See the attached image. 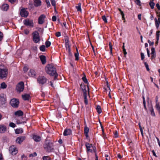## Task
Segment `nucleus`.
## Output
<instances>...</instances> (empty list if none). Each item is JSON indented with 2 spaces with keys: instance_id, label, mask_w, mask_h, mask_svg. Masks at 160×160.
<instances>
[{
  "instance_id": "f257e3e1",
  "label": "nucleus",
  "mask_w": 160,
  "mask_h": 160,
  "mask_svg": "<svg viewBox=\"0 0 160 160\" xmlns=\"http://www.w3.org/2000/svg\"><path fill=\"white\" fill-rule=\"evenodd\" d=\"M43 147L45 150L48 152H50L53 150L52 142L49 141L47 138L46 140Z\"/></svg>"
},
{
  "instance_id": "f03ea898",
  "label": "nucleus",
  "mask_w": 160,
  "mask_h": 160,
  "mask_svg": "<svg viewBox=\"0 0 160 160\" xmlns=\"http://www.w3.org/2000/svg\"><path fill=\"white\" fill-rule=\"evenodd\" d=\"M47 73L51 76H53L56 73V71L55 68L52 65H47L45 68Z\"/></svg>"
},
{
  "instance_id": "7ed1b4c3",
  "label": "nucleus",
  "mask_w": 160,
  "mask_h": 160,
  "mask_svg": "<svg viewBox=\"0 0 160 160\" xmlns=\"http://www.w3.org/2000/svg\"><path fill=\"white\" fill-rule=\"evenodd\" d=\"M32 34L33 41L36 43L39 42L40 41V38L39 33L36 31L33 32Z\"/></svg>"
},
{
  "instance_id": "20e7f679",
  "label": "nucleus",
  "mask_w": 160,
  "mask_h": 160,
  "mask_svg": "<svg viewBox=\"0 0 160 160\" xmlns=\"http://www.w3.org/2000/svg\"><path fill=\"white\" fill-rule=\"evenodd\" d=\"M8 74V70L6 68H0V78H6Z\"/></svg>"
},
{
  "instance_id": "39448f33",
  "label": "nucleus",
  "mask_w": 160,
  "mask_h": 160,
  "mask_svg": "<svg viewBox=\"0 0 160 160\" xmlns=\"http://www.w3.org/2000/svg\"><path fill=\"white\" fill-rule=\"evenodd\" d=\"M24 88V83L23 82H21L17 85L16 89L19 92L23 91Z\"/></svg>"
},
{
  "instance_id": "423d86ee",
  "label": "nucleus",
  "mask_w": 160,
  "mask_h": 160,
  "mask_svg": "<svg viewBox=\"0 0 160 160\" xmlns=\"http://www.w3.org/2000/svg\"><path fill=\"white\" fill-rule=\"evenodd\" d=\"M10 103L12 107L17 108L19 105V101L18 99L13 98L11 100Z\"/></svg>"
},
{
  "instance_id": "0eeeda50",
  "label": "nucleus",
  "mask_w": 160,
  "mask_h": 160,
  "mask_svg": "<svg viewBox=\"0 0 160 160\" xmlns=\"http://www.w3.org/2000/svg\"><path fill=\"white\" fill-rule=\"evenodd\" d=\"M37 80L39 83L43 84L47 82V79L43 76H41L38 78Z\"/></svg>"
},
{
  "instance_id": "6e6552de",
  "label": "nucleus",
  "mask_w": 160,
  "mask_h": 160,
  "mask_svg": "<svg viewBox=\"0 0 160 160\" xmlns=\"http://www.w3.org/2000/svg\"><path fill=\"white\" fill-rule=\"evenodd\" d=\"M23 22L24 24L26 26H29L31 27H33V23L32 20L26 19L24 20Z\"/></svg>"
},
{
  "instance_id": "1a4fd4ad",
  "label": "nucleus",
  "mask_w": 160,
  "mask_h": 160,
  "mask_svg": "<svg viewBox=\"0 0 160 160\" xmlns=\"http://www.w3.org/2000/svg\"><path fill=\"white\" fill-rule=\"evenodd\" d=\"M28 15V12L26 9L22 8L20 11V15L22 17H27Z\"/></svg>"
},
{
  "instance_id": "9d476101",
  "label": "nucleus",
  "mask_w": 160,
  "mask_h": 160,
  "mask_svg": "<svg viewBox=\"0 0 160 160\" xmlns=\"http://www.w3.org/2000/svg\"><path fill=\"white\" fill-rule=\"evenodd\" d=\"M10 152L12 155H15L18 152L17 150L13 146H11L9 148Z\"/></svg>"
},
{
  "instance_id": "9b49d317",
  "label": "nucleus",
  "mask_w": 160,
  "mask_h": 160,
  "mask_svg": "<svg viewBox=\"0 0 160 160\" xmlns=\"http://www.w3.org/2000/svg\"><path fill=\"white\" fill-rule=\"evenodd\" d=\"M25 138L26 137L25 136L19 137L17 138L16 141L17 143L20 144L23 142Z\"/></svg>"
},
{
  "instance_id": "f8f14e48",
  "label": "nucleus",
  "mask_w": 160,
  "mask_h": 160,
  "mask_svg": "<svg viewBox=\"0 0 160 160\" xmlns=\"http://www.w3.org/2000/svg\"><path fill=\"white\" fill-rule=\"evenodd\" d=\"M46 16L44 14L41 15L38 18V22L39 24H42L44 22V18Z\"/></svg>"
},
{
  "instance_id": "ddd939ff",
  "label": "nucleus",
  "mask_w": 160,
  "mask_h": 160,
  "mask_svg": "<svg viewBox=\"0 0 160 160\" xmlns=\"http://www.w3.org/2000/svg\"><path fill=\"white\" fill-rule=\"evenodd\" d=\"M7 130L6 126L3 124H0V133H3L6 132Z\"/></svg>"
},
{
  "instance_id": "4468645a",
  "label": "nucleus",
  "mask_w": 160,
  "mask_h": 160,
  "mask_svg": "<svg viewBox=\"0 0 160 160\" xmlns=\"http://www.w3.org/2000/svg\"><path fill=\"white\" fill-rule=\"evenodd\" d=\"M72 133V131L70 129H66L63 132V135L65 136H68L71 134Z\"/></svg>"
},
{
  "instance_id": "2eb2a0df",
  "label": "nucleus",
  "mask_w": 160,
  "mask_h": 160,
  "mask_svg": "<svg viewBox=\"0 0 160 160\" xmlns=\"http://www.w3.org/2000/svg\"><path fill=\"white\" fill-rule=\"evenodd\" d=\"M6 101V96L3 93L0 94V101L2 103H5Z\"/></svg>"
},
{
  "instance_id": "dca6fc26",
  "label": "nucleus",
  "mask_w": 160,
  "mask_h": 160,
  "mask_svg": "<svg viewBox=\"0 0 160 160\" xmlns=\"http://www.w3.org/2000/svg\"><path fill=\"white\" fill-rule=\"evenodd\" d=\"M151 58L152 59L155 58L156 57V53L155 52V48L154 47H152L151 48Z\"/></svg>"
},
{
  "instance_id": "f3484780",
  "label": "nucleus",
  "mask_w": 160,
  "mask_h": 160,
  "mask_svg": "<svg viewBox=\"0 0 160 160\" xmlns=\"http://www.w3.org/2000/svg\"><path fill=\"white\" fill-rule=\"evenodd\" d=\"M34 4L36 7L40 6L41 5V1L40 0H33Z\"/></svg>"
},
{
  "instance_id": "a211bd4d",
  "label": "nucleus",
  "mask_w": 160,
  "mask_h": 160,
  "mask_svg": "<svg viewBox=\"0 0 160 160\" xmlns=\"http://www.w3.org/2000/svg\"><path fill=\"white\" fill-rule=\"evenodd\" d=\"M33 138L34 141L36 142H39L41 140V138L40 136L37 135H34Z\"/></svg>"
},
{
  "instance_id": "6ab92c4d",
  "label": "nucleus",
  "mask_w": 160,
  "mask_h": 160,
  "mask_svg": "<svg viewBox=\"0 0 160 160\" xmlns=\"http://www.w3.org/2000/svg\"><path fill=\"white\" fill-rule=\"evenodd\" d=\"M36 73L33 70H30L28 73V75L29 76L33 77L36 75Z\"/></svg>"
},
{
  "instance_id": "aec40b11",
  "label": "nucleus",
  "mask_w": 160,
  "mask_h": 160,
  "mask_svg": "<svg viewBox=\"0 0 160 160\" xmlns=\"http://www.w3.org/2000/svg\"><path fill=\"white\" fill-rule=\"evenodd\" d=\"M22 97L24 100H29L30 98L29 94H25L24 95H22Z\"/></svg>"
},
{
  "instance_id": "412c9836",
  "label": "nucleus",
  "mask_w": 160,
  "mask_h": 160,
  "mask_svg": "<svg viewBox=\"0 0 160 160\" xmlns=\"http://www.w3.org/2000/svg\"><path fill=\"white\" fill-rule=\"evenodd\" d=\"M9 6L7 4H3L1 8L2 10L4 11H7L8 9Z\"/></svg>"
},
{
  "instance_id": "4be33fe9",
  "label": "nucleus",
  "mask_w": 160,
  "mask_h": 160,
  "mask_svg": "<svg viewBox=\"0 0 160 160\" xmlns=\"http://www.w3.org/2000/svg\"><path fill=\"white\" fill-rule=\"evenodd\" d=\"M40 58L42 61V64H45L46 62V57L44 56L41 55L40 56Z\"/></svg>"
},
{
  "instance_id": "5701e85b",
  "label": "nucleus",
  "mask_w": 160,
  "mask_h": 160,
  "mask_svg": "<svg viewBox=\"0 0 160 160\" xmlns=\"http://www.w3.org/2000/svg\"><path fill=\"white\" fill-rule=\"evenodd\" d=\"M23 113L21 110H18L15 112V115L20 117L23 115Z\"/></svg>"
},
{
  "instance_id": "b1692460",
  "label": "nucleus",
  "mask_w": 160,
  "mask_h": 160,
  "mask_svg": "<svg viewBox=\"0 0 160 160\" xmlns=\"http://www.w3.org/2000/svg\"><path fill=\"white\" fill-rule=\"evenodd\" d=\"M86 147L87 148V152H92V150L90 149L91 146H92V144H90L88 143H86L85 144Z\"/></svg>"
},
{
  "instance_id": "393cba45",
  "label": "nucleus",
  "mask_w": 160,
  "mask_h": 160,
  "mask_svg": "<svg viewBox=\"0 0 160 160\" xmlns=\"http://www.w3.org/2000/svg\"><path fill=\"white\" fill-rule=\"evenodd\" d=\"M89 131V129L86 126L84 128V134L87 138L88 136V133Z\"/></svg>"
},
{
  "instance_id": "a878e982",
  "label": "nucleus",
  "mask_w": 160,
  "mask_h": 160,
  "mask_svg": "<svg viewBox=\"0 0 160 160\" xmlns=\"http://www.w3.org/2000/svg\"><path fill=\"white\" fill-rule=\"evenodd\" d=\"M65 45L66 50L68 51V52L69 53V54H70V48L69 43H65Z\"/></svg>"
},
{
  "instance_id": "bb28decb",
  "label": "nucleus",
  "mask_w": 160,
  "mask_h": 160,
  "mask_svg": "<svg viewBox=\"0 0 160 160\" xmlns=\"http://www.w3.org/2000/svg\"><path fill=\"white\" fill-rule=\"evenodd\" d=\"M23 132V129L22 128L17 129L15 131V133L17 134L21 133Z\"/></svg>"
},
{
  "instance_id": "cd10ccee",
  "label": "nucleus",
  "mask_w": 160,
  "mask_h": 160,
  "mask_svg": "<svg viewBox=\"0 0 160 160\" xmlns=\"http://www.w3.org/2000/svg\"><path fill=\"white\" fill-rule=\"evenodd\" d=\"M149 5L152 9L154 8L155 3L152 1H150L149 2Z\"/></svg>"
},
{
  "instance_id": "c85d7f7f",
  "label": "nucleus",
  "mask_w": 160,
  "mask_h": 160,
  "mask_svg": "<svg viewBox=\"0 0 160 160\" xmlns=\"http://www.w3.org/2000/svg\"><path fill=\"white\" fill-rule=\"evenodd\" d=\"M81 3H79L78 4V6H76V8L78 11L81 12L82 11L81 8Z\"/></svg>"
},
{
  "instance_id": "c756f323",
  "label": "nucleus",
  "mask_w": 160,
  "mask_h": 160,
  "mask_svg": "<svg viewBox=\"0 0 160 160\" xmlns=\"http://www.w3.org/2000/svg\"><path fill=\"white\" fill-rule=\"evenodd\" d=\"M96 109L97 111V112L99 113H100L102 112V110L101 109V107L99 105H97L96 108Z\"/></svg>"
},
{
  "instance_id": "7c9ffc66",
  "label": "nucleus",
  "mask_w": 160,
  "mask_h": 160,
  "mask_svg": "<svg viewBox=\"0 0 160 160\" xmlns=\"http://www.w3.org/2000/svg\"><path fill=\"white\" fill-rule=\"evenodd\" d=\"M142 98H143V105L144 108L145 109V110L146 111L147 110V109L146 107V102H145V98H144V96H142Z\"/></svg>"
},
{
  "instance_id": "2f4dec72",
  "label": "nucleus",
  "mask_w": 160,
  "mask_h": 160,
  "mask_svg": "<svg viewBox=\"0 0 160 160\" xmlns=\"http://www.w3.org/2000/svg\"><path fill=\"white\" fill-rule=\"evenodd\" d=\"M150 111L151 114L153 116H155V114L154 111V109L152 107H151L150 109Z\"/></svg>"
},
{
  "instance_id": "473e14b6",
  "label": "nucleus",
  "mask_w": 160,
  "mask_h": 160,
  "mask_svg": "<svg viewBox=\"0 0 160 160\" xmlns=\"http://www.w3.org/2000/svg\"><path fill=\"white\" fill-rule=\"evenodd\" d=\"M154 20H155V25H156V27L157 28V29H158L159 27V22H158L156 18H155Z\"/></svg>"
},
{
  "instance_id": "72a5a7b5",
  "label": "nucleus",
  "mask_w": 160,
  "mask_h": 160,
  "mask_svg": "<svg viewBox=\"0 0 160 160\" xmlns=\"http://www.w3.org/2000/svg\"><path fill=\"white\" fill-rule=\"evenodd\" d=\"M40 49L41 51L44 52L45 50V46L44 45H42L40 47Z\"/></svg>"
},
{
  "instance_id": "f704fd0d",
  "label": "nucleus",
  "mask_w": 160,
  "mask_h": 160,
  "mask_svg": "<svg viewBox=\"0 0 160 160\" xmlns=\"http://www.w3.org/2000/svg\"><path fill=\"white\" fill-rule=\"evenodd\" d=\"M76 50H77V53H75V60H78L79 59V58H78L79 53L78 52V49L77 48L76 49Z\"/></svg>"
},
{
  "instance_id": "c9c22d12",
  "label": "nucleus",
  "mask_w": 160,
  "mask_h": 160,
  "mask_svg": "<svg viewBox=\"0 0 160 160\" xmlns=\"http://www.w3.org/2000/svg\"><path fill=\"white\" fill-rule=\"evenodd\" d=\"M7 85L5 82H2L1 84V87L2 88L4 89L6 88Z\"/></svg>"
},
{
  "instance_id": "e433bc0d",
  "label": "nucleus",
  "mask_w": 160,
  "mask_h": 160,
  "mask_svg": "<svg viewBox=\"0 0 160 160\" xmlns=\"http://www.w3.org/2000/svg\"><path fill=\"white\" fill-rule=\"evenodd\" d=\"M83 96H84V99L85 103L86 104H88V99L87 98V95H85H85H84Z\"/></svg>"
},
{
  "instance_id": "4c0bfd02",
  "label": "nucleus",
  "mask_w": 160,
  "mask_h": 160,
  "mask_svg": "<svg viewBox=\"0 0 160 160\" xmlns=\"http://www.w3.org/2000/svg\"><path fill=\"white\" fill-rule=\"evenodd\" d=\"M160 31H158L156 32V39H157L158 40H159V36H160Z\"/></svg>"
},
{
  "instance_id": "58836bf2",
  "label": "nucleus",
  "mask_w": 160,
  "mask_h": 160,
  "mask_svg": "<svg viewBox=\"0 0 160 160\" xmlns=\"http://www.w3.org/2000/svg\"><path fill=\"white\" fill-rule=\"evenodd\" d=\"M51 43L50 41H46L45 42V45L47 48H48L50 46Z\"/></svg>"
},
{
  "instance_id": "ea45409f",
  "label": "nucleus",
  "mask_w": 160,
  "mask_h": 160,
  "mask_svg": "<svg viewBox=\"0 0 160 160\" xmlns=\"http://www.w3.org/2000/svg\"><path fill=\"white\" fill-rule=\"evenodd\" d=\"M144 64L147 70L148 71H149L150 70V69H149V66H148V64L146 62H144Z\"/></svg>"
},
{
  "instance_id": "a19ab883",
  "label": "nucleus",
  "mask_w": 160,
  "mask_h": 160,
  "mask_svg": "<svg viewBox=\"0 0 160 160\" xmlns=\"http://www.w3.org/2000/svg\"><path fill=\"white\" fill-rule=\"evenodd\" d=\"M83 88H82V90L83 92V95H85H85H87V93L86 92L87 90H86V87L85 86H83Z\"/></svg>"
},
{
  "instance_id": "79ce46f5",
  "label": "nucleus",
  "mask_w": 160,
  "mask_h": 160,
  "mask_svg": "<svg viewBox=\"0 0 160 160\" xmlns=\"http://www.w3.org/2000/svg\"><path fill=\"white\" fill-rule=\"evenodd\" d=\"M82 79L83 81V82H85V83H88L87 79L86 78V76H83L82 77Z\"/></svg>"
},
{
  "instance_id": "37998d69",
  "label": "nucleus",
  "mask_w": 160,
  "mask_h": 160,
  "mask_svg": "<svg viewBox=\"0 0 160 160\" xmlns=\"http://www.w3.org/2000/svg\"><path fill=\"white\" fill-rule=\"evenodd\" d=\"M42 159L43 160H51L48 156H44L43 157Z\"/></svg>"
},
{
  "instance_id": "c03bdc74",
  "label": "nucleus",
  "mask_w": 160,
  "mask_h": 160,
  "mask_svg": "<svg viewBox=\"0 0 160 160\" xmlns=\"http://www.w3.org/2000/svg\"><path fill=\"white\" fill-rule=\"evenodd\" d=\"M37 156V153L36 152H34L33 153L30 154L29 155L30 157H33Z\"/></svg>"
},
{
  "instance_id": "a18cd8bd",
  "label": "nucleus",
  "mask_w": 160,
  "mask_h": 160,
  "mask_svg": "<svg viewBox=\"0 0 160 160\" xmlns=\"http://www.w3.org/2000/svg\"><path fill=\"white\" fill-rule=\"evenodd\" d=\"M9 126L11 127L14 128L15 127L16 124L13 122H10L9 123Z\"/></svg>"
},
{
  "instance_id": "49530a36",
  "label": "nucleus",
  "mask_w": 160,
  "mask_h": 160,
  "mask_svg": "<svg viewBox=\"0 0 160 160\" xmlns=\"http://www.w3.org/2000/svg\"><path fill=\"white\" fill-rule=\"evenodd\" d=\"M102 19L105 22V23L107 22H107V19L105 16L104 15L102 16Z\"/></svg>"
},
{
  "instance_id": "de8ad7c7",
  "label": "nucleus",
  "mask_w": 160,
  "mask_h": 160,
  "mask_svg": "<svg viewBox=\"0 0 160 160\" xmlns=\"http://www.w3.org/2000/svg\"><path fill=\"white\" fill-rule=\"evenodd\" d=\"M33 8V5L32 3H30L29 4L28 8L29 9H31Z\"/></svg>"
},
{
  "instance_id": "09e8293b",
  "label": "nucleus",
  "mask_w": 160,
  "mask_h": 160,
  "mask_svg": "<svg viewBox=\"0 0 160 160\" xmlns=\"http://www.w3.org/2000/svg\"><path fill=\"white\" fill-rule=\"evenodd\" d=\"M51 3L52 5L54 6H55L56 5V2L54 0H51Z\"/></svg>"
},
{
  "instance_id": "8fccbe9b",
  "label": "nucleus",
  "mask_w": 160,
  "mask_h": 160,
  "mask_svg": "<svg viewBox=\"0 0 160 160\" xmlns=\"http://www.w3.org/2000/svg\"><path fill=\"white\" fill-rule=\"evenodd\" d=\"M135 2L137 5L140 6V0H135Z\"/></svg>"
},
{
  "instance_id": "3c124183",
  "label": "nucleus",
  "mask_w": 160,
  "mask_h": 160,
  "mask_svg": "<svg viewBox=\"0 0 160 160\" xmlns=\"http://www.w3.org/2000/svg\"><path fill=\"white\" fill-rule=\"evenodd\" d=\"M148 42L150 46H153L154 45V42H151L150 40H148Z\"/></svg>"
},
{
  "instance_id": "603ef678",
  "label": "nucleus",
  "mask_w": 160,
  "mask_h": 160,
  "mask_svg": "<svg viewBox=\"0 0 160 160\" xmlns=\"http://www.w3.org/2000/svg\"><path fill=\"white\" fill-rule=\"evenodd\" d=\"M141 58L142 60H143L145 58L144 55L143 53H141Z\"/></svg>"
},
{
  "instance_id": "864d4df0",
  "label": "nucleus",
  "mask_w": 160,
  "mask_h": 160,
  "mask_svg": "<svg viewBox=\"0 0 160 160\" xmlns=\"http://www.w3.org/2000/svg\"><path fill=\"white\" fill-rule=\"evenodd\" d=\"M46 2L47 7H50V4L49 1L48 0H46Z\"/></svg>"
},
{
  "instance_id": "5fc2aeb1",
  "label": "nucleus",
  "mask_w": 160,
  "mask_h": 160,
  "mask_svg": "<svg viewBox=\"0 0 160 160\" xmlns=\"http://www.w3.org/2000/svg\"><path fill=\"white\" fill-rule=\"evenodd\" d=\"M3 38V34L1 32H0V41L2 40Z\"/></svg>"
},
{
  "instance_id": "6e6d98bb",
  "label": "nucleus",
  "mask_w": 160,
  "mask_h": 160,
  "mask_svg": "<svg viewBox=\"0 0 160 160\" xmlns=\"http://www.w3.org/2000/svg\"><path fill=\"white\" fill-rule=\"evenodd\" d=\"M56 36L57 37H58L61 36V33L60 32H58L56 33Z\"/></svg>"
},
{
  "instance_id": "4d7b16f0",
  "label": "nucleus",
  "mask_w": 160,
  "mask_h": 160,
  "mask_svg": "<svg viewBox=\"0 0 160 160\" xmlns=\"http://www.w3.org/2000/svg\"><path fill=\"white\" fill-rule=\"evenodd\" d=\"M54 75H55L54 78V80H55L57 79V78L58 76V74H57L56 72V73Z\"/></svg>"
},
{
  "instance_id": "13d9d810",
  "label": "nucleus",
  "mask_w": 160,
  "mask_h": 160,
  "mask_svg": "<svg viewBox=\"0 0 160 160\" xmlns=\"http://www.w3.org/2000/svg\"><path fill=\"white\" fill-rule=\"evenodd\" d=\"M24 32L26 35L28 34L29 33V31L27 29H25L24 30Z\"/></svg>"
},
{
  "instance_id": "bf43d9fd",
  "label": "nucleus",
  "mask_w": 160,
  "mask_h": 160,
  "mask_svg": "<svg viewBox=\"0 0 160 160\" xmlns=\"http://www.w3.org/2000/svg\"><path fill=\"white\" fill-rule=\"evenodd\" d=\"M21 158L22 160H23V159H24V160H25L26 159V156L24 155H23L21 156Z\"/></svg>"
},
{
  "instance_id": "052dcab7",
  "label": "nucleus",
  "mask_w": 160,
  "mask_h": 160,
  "mask_svg": "<svg viewBox=\"0 0 160 160\" xmlns=\"http://www.w3.org/2000/svg\"><path fill=\"white\" fill-rule=\"evenodd\" d=\"M156 6L157 7L158 10H160V6L158 3L156 4Z\"/></svg>"
},
{
  "instance_id": "680f3d73",
  "label": "nucleus",
  "mask_w": 160,
  "mask_h": 160,
  "mask_svg": "<svg viewBox=\"0 0 160 160\" xmlns=\"http://www.w3.org/2000/svg\"><path fill=\"white\" fill-rule=\"evenodd\" d=\"M52 20L53 21H56V17L55 16H53L52 18Z\"/></svg>"
},
{
  "instance_id": "e2e57ef3",
  "label": "nucleus",
  "mask_w": 160,
  "mask_h": 160,
  "mask_svg": "<svg viewBox=\"0 0 160 160\" xmlns=\"http://www.w3.org/2000/svg\"><path fill=\"white\" fill-rule=\"evenodd\" d=\"M109 48L110 49V53L111 55H112V46H111L109 47Z\"/></svg>"
},
{
  "instance_id": "0e129e2a",
  "label": "nucleus",
  "mask_w": 160,
  "mask_h": 160,
  "mask_svg": "<svg viewBox=\"0 0 160 160\" xmlns=\"http://www.w3.org/2000/svg\"><path fill=\"white\" fill-rule=\"evenodd\" d=\"M147 51L148 56V57H150V52H149V51L148 48H147Z\"/></svg>"
},
{
  "instance_id": "69168bd1",
  "label": "nucleus",
  "mask_w": 160,
  "mask_h": 160,
  "mask_svg": "<svg viewBox=\"0 0 160 160\" xmlns=\"http://www.w3.org/2000/svg\"><path fill=\"white\" fill-rule=\"evenodd\" d=\"M114 135L115 136V138H117L118 137V132L117 131H116L114 133Z\"/></svg>"
},
{
  "instance_id": "338daca9",
  "label": "nucleus",
  "mask_w": 160,
  "mask_h": 160,
  "mask_svg": "<svg viewBox=\"0 0 160 160\" xmlns=\"http://www.w3.org/2000/svg\"><path fill=\"white\" fill-rule=\"evenodd\" d=\"M9 1L12 3H13L15 2L16 0H8Z\"/></svg>"
},
{
  "instance_id": "774afa93",
  "label": "nucleus",
  "mask_w": 160,
  "mask_h": 160,
  "mask_svg": "<svg viewBox=\"0 0 160 160\" xmlns=\"http://www.w3.org/2000/svg\"><path fill=\"white\" fill-rule=\"evenodd\" d=\"M65 43H69V40L68 38H66L65 39Z\"/></svg>"
}]
</instances>
